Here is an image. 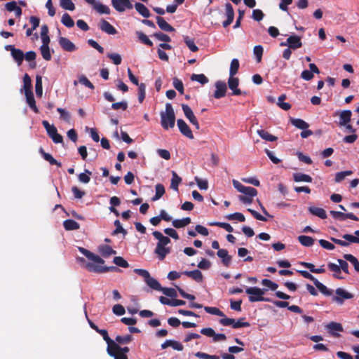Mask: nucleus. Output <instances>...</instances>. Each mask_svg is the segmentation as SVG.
<instances>
[{
	"mask_svg": "<svg viewBox=\"0 0 359 359\" xmlns=\"http://www.w3.org/2000/svg\"><path fill=\"white\" fill-rule=\"evenodd\" d=\"M79 250L84 256H86L89 260L94 262L95 263H86L85 268L90 272L102 273L109 271H120V269L114 266H102L99 264H103L104 261L98 255L91 252L87 249L83 247H79Z\"/></svg>",
	"mask_w": 359,
	"mask_h": 359,
	"instance_id": "1",
	"label": "nucleus"
},
{
	"mask_svg": "<svg viewBox=\"0 0 359 359\" xmlns=\"http://www.w3.org/2000/svg\"><path fill=\"white\" fill-rule=\"evenodd\" d=\"M161 125L164 130L172 128L175 124V114L172 106L170 103L165 104V110L161 111Z\"/></svg>",
	"mask_w": 359,
	"mask_h": 359,
	"instance_id": "2",
	"label": "nucleus"
},
{
	"mask_svg": "<svg viewBox=\"0 0 359 359\" xmlns=\"http://www.w3.org/2000/svg\"><path fill=\"white\" fill-rule=\"evenodd\" d=\"M266 290L261 289L257 287H250L246 288L245 292L250 294L248 299L250 302H271V299L267 297H264L263 295L265 292Z\"/></svg>",
	"mask_w": 359,
	"mask_h": 359,
	"instance_id": "3",
	"label": "nucleus"
},
{
	"mask_svg": "<svg viewBox=\"0 0 359 359\" xmlns=\"http://www.w3.org/2000/svg\"><path fill=\"white\" fill-rule=\"evenodd\" d=\"M42 125L45 128L48 135L52 139L55 144L62 143L63 142L62 136L57 133V130L53 125H50L48 121H43Z\"/></svg>",
	"mask_w": 359,
	"mask_h": 359,
	"instance_id": "4",
	"label": "nucleus"
},
{
	"mask_svg": "<svg viewBox=\"0 0 359 359\" xmlns=\"http://www.w3.org/2000/svg\"><path fill=\"white\" fill-rule=\"evenodd\" d=\"M245 320V318H239L236 322L233 318H221L219 322L221 325L224 326H229L231 325L233 328L237 329L241 327H248L250 326V324L248 322H243Z\"/></svg>",
	"mask_w": 359,
	"mask_h": 359,
	"instance_id": "5",
	"label": "nucleus"
},
{
	"mask_svg": "<svg viewBox=\"0 0 359 359\" xmlns=\"http://www.w3.org/2000/svg\"><path fill=\"white\" fill-rule=\"evenodd\" d=\"M232 182L234 188L245 196H256L257 195V190L256 189L251 187H245L236 180H233Z\"/></svg>",
	"mask_w": 359,
	"mask_h": 359,
	"instance_id": "6",
	"label": "nucleus"
},
{
	"mask_svg": "<svg viewBox=\"0 0 359 359\" xmlns=\"http://www.w3.org/2000/svg\"><path fill=\"white\" fill-rule=\"evenodd\" d=\"M336 296L332 297V302H337L339 305H342L345 299H352L353 295L341 287H339L335 290Z\"/></svg>",
	"mask_w": 359,
	"mask_h": 359,
	"instance_id": "7",
	"label": "nucleus"
},
{
	"mask_svg": "<svg viewBox=\"0 0 359 359\" xmlns=\"http://www.w3.org/2000/svg\"><path fill=\"white\" fill-rule=\"evenodd\" d=\"M182 109L186 118L189 121V122L191 124H193L195 126L196 129L198 130L200 128L198 121L196 117L195 116L191 107L186 104H182Z\"/></svg>",
	"mask_w": 359,
	"mask_h": 359,
	"instance_id": "8",
	"label": "nucleus"
},
{
	"mask_svg": "<svg viewBox=\"0 0 359 359\" xmlns=\"http://www.w3.org/2000/svg\"><path fill=\"white\" fill-rule=\"evenodd\" d=\"M6 50L11 51V55L18 65H21L24 60V53L20 49L16 48L13 45L5 46Z\"/></svg>",
	"mask_w": 359,
	"mask_h": 359,
	"instance_id": "9",
	"label": "nucleus"
},
{
	"mask_svg": "<svg viewBox=\"0 0 359 359\" xmlns=\"http://www.w3.org/2000/svg\"><path fill=\"white\" fill-rule=\"evenodd\" d=\"M239 85V79L234 76H229L228 79V86L232 90L233 95H247L246 92H242L238 86Z\"/></svg>",
	"mask_w": 359,
	"mask_h": 359,
	"instance_id": "10",
	"label": "nucleus"
},
{
	"mask_svg": "<svg viewBox=\"0 0 359 359\" xmlns=\"http://www.w3.org/2000/svg\"><path fill=\"white\" fill-rule=\"evenodd\" d=\"M325 328L327 330L328 333L334 337H340V334L337 333L338 332H343V326L341 323L332 321L325 325Z\"/></svg>",
	"mask_w": 359,
	"mask_h": 359,
	"instance_id": "11",
	"label": "nucleus"
},
{
	"mask_svg": "<svg viewBox=\"0 0 359 359\" xmlns=\"http://www.w3.org/2000/svg\"><path fill=\"white\" fill-rule=\"evenodd\" d=\"M111 4L118 12H123L126 9H132L133 7L129 0H111Z\"/></svg>",
	"mask_w": 359,
	"mask_h": 359,
	"instance_id": "12",
	"label": "nucleus"
},
{
	"mask_svg": "<svg viewBox=\"0 0 359 359\" xmlns=\"http://www.w3.org/2000/svg\"><path fill=\"white\" fill-rule=\"evenodd\" d=\"M287 45L289 46L290 48L294 49V50L301 48L302 46L301 38L297 35L290 36L287 39L286 43L282 42L280 43L281 46H287Z\"/></svg>",
	"mask_w": 359,
	"mask_h": 359,
	"instance_id": "13",
	"label": "nucleus"
},
{
	"mask_svg": "<svg viewBox=\"0 0 359 359\" xmlns=\"http://www.w3.org/2000/svg\"><path fill=\"white\" fill-rule=\"evenodd\" d=\"M177 124L180 133L183 135L191 140L194 138L191 128L183 119H178L177 121Z\"/></svg>",
	"mask_w": 359,
	"mask_h": 359,
	"instance_id": "14",
	"label": "nucleus"
},
{
	"mask_svg": "<svg viewBox=\"0 0 359 359\" xmlns=\"http://www.w3.org/2000/svg\"><path fill=\"white\" fill-rule=\"evenodd\" d=\"M330 213L332 216L333 218H334L336 219H340L341 221H344L346 219H352L354 221L359 220V218L352 212L344 213L342 212L331 210L330 212Z\"/></svg>",
	"mask_w": 359,
	"mask_h": 359,
	"instance_id": "15",
	"label": "nucleus"
},
{
	"mask_svg": "<svg viewBox=\"0 0 359 359\" xmlns=\"http://www.w3.org/2000/svg\"><path fill=\"white\" fill-rule=\"evenodd\" d=\"M225 11H226L225 15L226 16V20H224L222 23L224 27H226L229 25H230L233 22V19H234V11H233L232 5L230 3H229V2L226 3Z\"/></svg>",
	"mask_w": 359,
	"mask_h": 359,
	"instance_id": "16",
	"label": "nucleus"
},
{
	"mask_svg": "<svg viewBox=\"0 0 359 359\" xmlns=\"http://www.w3.org/2000/svg\"><path fill=\"white\" fill-rule=\"evenodd\" d=\"M58 43L61 48L65 51L73 52L76 50L75 44L66 37H59Z\"/></svg>",
	"mask_w": 359,
	"mask_h": 359,
	"instance_id": "17",
	"label": "nucleus"
},
{
	"mask_svg": "<svg viewBox=\"0 0 359 359\" xmlns=\"http://www.w3.org/2000/svg\"><path fill=\"white\" fill-rule=\"evenodd\" d=\"M216 90L214 93V97L216 99H220L226 95V84L221 81H218L215 84Z\"/></svg>",
	"mask_w": 359,
	"mask_h": 359,
	"instance_id": "18",
	"label": "nucleus"
},
{
	"mask_svg": "<svg viewBox=\"0 0 359 359\" xmlns=\"http://www.w3.org/2000/svg\"><path fill=\"white\" fill-rule=\"evenodd\" d=\"M217 256L222 259V262L226 267H229L232 257L229 255L227 250L226 249H219L217 252Z\"/></svg>",
	"mask_w": 359,
	"mask_h": 359,
	"instance_id": "19",
	"label": "nucleus"
},
{
	"mask_svg": "<svg viewBox=\"0 0 359 359\" xmlns=\"http://www.w3.org/2000/svg\"><path fill=\"white\" fill-rule=\"evenodd\" d=\"M352 112L351 110H344L339 113V126L342 127L349 123L351 120Z\"/></svg>",
	"mask_w": 359,
	"mask_h": 359,
	"instance_id": "20",
	"label": "nucleus"
},
{
	"mask_svg": "<svg viewBox=\"0 0 359 359\" xmlns=\"http://www.w3.org/2000/svg\"><path fill=\"white\" fill-rule=\"evenodd\" d=\"M100 29L102 32L108 34L114 35L117 32L116 29L108 21L105 20L104 19H102L100 20Z\"/></svg>",
	"mask_w": 359,
	"mask_h": 359,
	"instance_id": "21",
	"label": "nucleus"
},
{
	"mask_svg": "<svg viewBox=\"0 0 359 359\" xmlns=\"http://www.w3.org/2000/svg\"><path fill=\"white\" fill-rule=\"evenodd\" d=\"M156 20L158 26L161 30L168 32L175 31L174 27H172L170 24H168L163 18L161 16H157L156 18Z\"/></svg>",
	"mask_w": 359,
	"mask_h": 359,
	"instance_id": "22",
	"label": "nucleus"
},
{
	"mask_svg": "<svg viewBox=\"0 0 359 359\" xmlns=\"http://www.w3.org/2000/svg\"><path fill=\"white\" fill-rule=\"evenodd\" d=\"M154 252L158 255V259L163 261L165 256L170 252V248L161 245H156Z\"/></svg>",
	"mask_w": 359,
	"mask_h": 359,
	"instance_id": "23",
	"label": "nucleus"
},
{
	"mask_svg": "<svg viewBox=\"0 0 359 359\" xmlns=\"http://www.w3.org/2000/svg\"><path fill=\"white\" fill-rule=\"evenodd\" d=\"M182 273L187 276L198 283L202 282L203 279L202 273L198 269L194 271H185Z\"/></svg>",
	"mask_w": 359,
	"mask_h": 359,
	"instance_id": "24",
	"label": "nucleus"
},
{
	"mask_svg": "<svg viewBox=\"0 0 359 359\" xmlns=\"http://www.w3.org/2000/svg\"><path fill=\"white\" fill-rule=\"evenodd\" d=\"M153 236L155 238L158 240L157 245L165 246L171 242L169 237L163 236L160 231H154L153 232Z\"/></svg>",
	"mask_w": 359,
	"mask_h": 359,
	"instance_id": "25",
	"label": "nucleus"
},
{
	"mask_svg": "<svg viewBox=\"0 0 359 359\" xmlns=\"http://www.w3.org/2000/svg\"><path fill=\"white\" fill-rule=\"evenodd\" d=\"M39 153L41 154L43 158L50 165H56L57 167L60 168L62 164L60 162H58L56 159H55L51 154L46 153L43 148H40Z\"/></svg>",
	"mask_w": 359,
	"mask_h": 359,
	"instance_id": "26",
	"label": "nucleus"
},
{
	"mask_svg": "<svg viewBox=\"0 0 359 359\" xmlns=\"http://www.w3.org/2000/svg\"><path fill=\"white\" fill-rule=\"evenodd\" d=\"M290 121L292 126L301 130H306L309 127V123L301 118H290Z\"/></svg>",
	"mask_w": 359,
	"mask_h": 359,
	"instance_id": "27",
	"label": "nucleus"
},
{
	"mask_svg": "<svg viewBox=\"0 0 359 359\" xmlns=\"http://www.w3.org/2000/svg\"><path fill=\"white\" fill-rule=\"evenodd\" d=\"M293 180L296 182H312V177L304 173L297 172L293 174Z\"/></svg>",
	"mask_w": 359,
	"mask_h": 359,
	"instance_id": "28",
	"label": "nucleus"
},
{
	"mask_svg": "<svg viewBox=\"0 0 359 359\" xmlns=\"http://www.w3.org/2000/svg\"><path fill=\"white\" fill-rule=\"evenodd\" d=\"M63 226L66 231L77 230L80 228V225L78 222L70 219L63 222Z\"/></svg>",
	"mask_w": 359,
	"mask_h": 359,
	"instance_id": "29",
	"label": "nucleus"
},
{
	"mask_svg": "<svg viewBox=\"0 0 359 359\" xmlns=\"http://www.w3.org/2000/svg\"><path fill=\"white\" fill-rule=\"evenodd\" d=\"M315 286L319 290V291L325 296H331L333 294V290L327 288L325 285L320 283L318 280H315Z\"/></svg>",
	"mask_w": 359,
	"mask_h": 359,
	"instance_id": "30",
	"label": "nucleus"
},
{
	"mask_svg": "<svg viewBox=\"0 0 359 359\" xmlns=\"http://www.w3.org/2000/svg\"><path fill=\"white\" fill-rule=\"evenodd\" d=\"M26 97V101L29 107L36 114L39 112L38 107L36 105V101L34 97L33 93L29 94H25Z\"/></svg>",
	"mask_w": 359,
	"mask_h": 359,
	"instance_id": "31",
	"label": "nucleus"
},
{
	"mask_svg": "<svg viewBox=\"0 0 359 359\" xmlns=\"http://www.w3.org/2000/svg\"><path fill=\"white\" fill-rule=\"evenodd\" d=\"M309 211L313 215L320 217V219H326L327 214L325 210L321 208L310 207Z\"/></svg>",
	"mask_w": 359,
	"mask_h": 359,
	"instance_id": "32",
	"label": "nucleus"
},
{
	"mask_svg": "<svg viewBox=\"0 0 359 359\" xmlns=\"http://www.w3.org/2000/svg\"><path fill=\"white\" fill-rule=\"evenodd\" d=\"M95 332L99 333L100 335H102V337H103V339L107 344V348H111L112 346V345L114 344V343L115 341L114 340H112L109 337L108 332L106 330H102V329H100L98 327L97 330Z\"/></svg>",
	"mask_w": 359,
	"mask_h": 359,
	"instance_id": "33",
	"label": "nucleus"
},
{
	"mask_svg": "<svg viewBox=\"0 0 359 359\" xmlns=\"http://www.w3.org/2000/svg\"><path fill=\"white\" fill-rule=\"evenodd\" d=\"M99 251L101 253V255L104 257H107L111 255L116 254V251L113 250L111 246L107 245H101L99 248Z\"/></svg>",
	"mask_w": 359,
	"mask_h": 359,
	"instance_id": "34",
	"label": "nucleus"
},
{
	"mask_svg": "<svg viewBox=\"0 0 359 359\" xmlns=\"http://www.w3.org/2000/svg\"><path fill=\"white\" fill-rule=\"evenodd\" d=\"M135 8L136 11L144 18H149L150 16V12L149 9L141 3H135Z\"/></svg>",
	"mask_w": 359,
	"mask_h": 359,
	"instance_id": "35",
	"label": "nucleus"
},
{
	"mask_svg": "<svg viewBox=\"0 0 359 359\" xmlns=\"http://www.w3.org/2000/svg\"><path fill=\"white\" fill-rule=\"evenodd\" d=\"M181 182L182 178L177 174L176 172L172 171L170 188L177 191L179 184L181 183Z\"/></svg>",
	"mask_w": 359,
	"mask_h": 359,
	"instance_id": "36",
	"label": "nucleus"
},
{
	"mask_svg": "<svg viewBox=\"0 0 359 359\" xmlns=\"http://www.w3.org/2000/svg\"><path fill=\"white\" fill-rule=\"evenodd\" d=\"M23 90L25 94H29L32 93V80L30 76L25 74L23 76Z\"/></svg>",
	"mask_w": 359,
	"mask_h": 359,
	"instance_id": "37",
	"label": "nucleus"
},
{
	"mask_svg": "<svg viewBox=\"0 0 359 359\" xmlns=\"http://www.w3.org/2000/svg\"><path fill=\"white\" fill-rule=\"evenodd\" d=\"M257 133L261 138L266 141L274 142L278 139L276 136L271 135L267 131L262 129L258 130Z\"/></svg>",
	"mask_w": 359,
	"mask_h": 359,
	"instance_id": "38",
	"label": "nucleus"
},
{
	"mask_svg": "<svg viewBox=\"0 0 359 359\" xmlns=\"http://www.w3.org/2000/svg\"><path fill=\"white\" fill-rule=\"evenodd\" d=\"M145 283L149 287H150L153 290L161 291V290L162 289V287L159 282L155 278H152L151 276L145 281Z\"/></svg>",
	"mask_w": 359,
	"mask_h": 359,
	"instance_id": "39",
	"label": "nucleus"
},
{
	"mask_svg": "<svg viewBox=\"0 0 359 359\" xmlns=\"http://www.w3.org/2000/svg\"><path fill=\"white\" fill-rule=\"evenodd\" d=\"M298 241L302 245L306 247H310L314 243V239L308 236H298Z\"/></svg>",
	"mask_w": 359,
	"mask_h": 359,
	"instance_id": "40",
	"label": "nucleus"
},
{
	"mask_svg": "<svg viewBox=\"0 0 359 359\" xmlns=\"http://www.w3.org/2000/svg\"><path fill=\"white\" fill-rule=\"evenodd\" d=\"M156 194L152 198V201H155L160 199L165 194V188L162 184H157L155 187Z\"/></svg>",
	"mask_w": 359,
	"mask_h": 359,
	"instance_id": "41",
	"label": "nucleus"
},
{
	"mask_svg": "<svg viewBox=\"0 0 359 359\" xmlns=\"http://www.w3.org/2000/svg\"><path fill=\"white\" fill-rule=\"evenodd\" d=\"M107 353L114 358V359H128L127 355H123L122 353L116 351L113 347L107 348Z\"/></svg>",
	"mask_w": 359,
	"mask_h": 359,
	"instance_id": "42",
	"label": "nucleus"
},
{
	"mask_svg": "<svg viewBox=\"0 0 359 359\" xmlns=\"http://www.w3.org/2000/svg\"><path fill=\"white\" fill-rule=\"evenodd\" d=\"M343 257L346 261L351 262L353 265L355 270L357 272H359V262L355 257L351 254H344Z\"/></svg>",
	"mask_w": 359,
	"mask_h": 359,
	"instance_id": "43",
	"label": "nucleus"
},
{
	"mask_svg": "<svg viewBox=\"0 0 359 359\" xmlns=\"http://www.w3.org/2000/svg\"><path fill=\"white\" fill-rule=\"evenodd\" d=\"M136 34L139 40L144 44L148 46H153V42L149 39V37L141 31L136 32Z\"/></svg>",
	"mask_w": 359,
	"mask_h": 359,
	"instance_id": "44",
	"label": "nucleus"
},
{
	"mask_svg": "<svg viewBox=\"0 0 359 359\" xmlns=\"http://www.w3.org/2000/svg\"><path fill=\"white\" fill-rule=\"evenodd\" d=\"M191 80L193 81H197L202 85H204V84L208 83V81H209V79H208V77L205 75H204L203 74H193L191 76Z\"/></svg>",
	"mask_w": 359,
	"mask_h": 359,
	"instance_id": "45",
	"label": "nucleus"
},
{
	"mask_svg": "<svg viewBox=\"0 0 359 359\" xmlns=\"http://www.w3.org/2000/svg\"><path fill=\"white\" fill-rule=\"evenodd\" d=\"M133 339V337L130 334H127L125 336L118 335V336H116L114 341L116 344H118V345L119 344H127L130 343Z\"/></svg>",
	"mask_w": 359,
	"mask_h": 359,
	"instance_id": "46",
	"label": "nucleus"
},
{
	"mask_svg": "<svg viewBox=\"0 0 359 359\" xmlns=\"http://www.w3.org/2000/svg\"><path fill=\"white\" fill-rule=\"evenodd\" d=\"M35 92L37 97H41L43 93L42 78L41 76H36L35 83Z\"/></svg>",
	"mask_w": 359,
	"mask_h": 359,
	"instance_id": "47",
	"label": "nucleus"
},
{
	"mask_svg": "<svg viewBox=\"0 0 359 359\" xmlns=\"http://www.w3.org/2000/svg\"><path fill=\"white\" fill-rule=\"evenodd\" d=\"M61 22L67 27H72L74 25V22L69 15V14L65 13L62 16Z\"/></svg>",
	"mask_w": 359,
	"mask_h": 359,
	"instance_id": "48",
	"label": "nucleus"
},
{
	"mask_svg": "<svg viewBox=\"0 0 359 359\" xmlns=\"http://www.w3.org/2000/svg\"><path fill=\"white\" fill-rule=\"evenodd\" d=\"M239 69V61L238 59L234 58L231 60L229 69V76H235Z\"/></svg>",
	"mask_w": 359,
	"mask_h": 359,
	"instance_id": "49",
	"label": "nucleus"
},
{
	"mask_svg": "<svg viewBox=\"0 0 359 359\" xmlns=\"http://www.w3.org/2000/svg\"><path fill=\"white\" fill-rule=\"evenodd\" d=\"M352 174H353V171H351V170H345V171L337 172L335 175L334 181H335V182H337V183L341 182V181H343L345 179L346 177L350 176Z\"/></svg>",
	"mask_w": 359,
	"mask_h": 359,
	"instance_id": "50",
	"label": "nucleus"
},
{
	"mask_svg": "<svg viewBox=\"0 0 359 359\" xmlns=\"http://www.w3.org/2000/svg\"><path fill=\"white\" fill-rule=\"evenodd\" d=\"M93 8L100 14H109L110 9L106 5H104L100 3H96Z\"/></svg>",
	"mask_w": 359,
	"mask_h": 359,
	"instance_id": "51",
	"label": "nucleus"
},
{
	"mask_svg": "<svg viewBox=\"0 0 359 359\" xmlns=\"http://www.w3.org/2000/svg\"><path fill=\"white\" fill-rule=\"evenodd\" d=\"M286 99L285 95L283 94L278 97L277 104L283 110L287 111L291 108V104L288 102H284L283 100Z\"/></svg>",
	"mask_w": 359,
	"mask_h": 359,
	"instance_id": "52",
	"label": "nucleus"
},
{
	"mask_svg": "<svg viewBox=\"0 0 359 359\" xmlns=\"http://www.w3.org/2000/svg\"><path fill=\"white\" fill-rule=\"evenodd\" d=\"M205 311L212 315H216L220 317H226L225 314L217 307L205 306Z\"/></svg>",
	"mask_w": 359,
	"mask_h": 359,
	"instance_id": "53",
	"label": "nucleus"
},
{
	"mask_svg": "<svg viewBox=\"0 0 359 359\" xmlns=\"http://www.w3.org/2000/svg\"><path fill=\"white\" fill-rule=\"evenodd\" d=\"M114 224V226H116V229L112 232L113 236H115L118 233H123L124 236L127 234V231L122 227L121 222L118 219L115 220Z\"/></svg>",
	"mask_w": 359,
	"mask_h": 359,
	"instance_id": "54",
	"label": "nucleus"
},
{
	"mask_svg": "<svg viewBox=\"0 0 359 359\" xmlns=\"http://www.w3.org/2000/svg\"><path fill=\"white\" fill-rule=\"evenodd\" d=\"M184 41L188 48L192 52H196L198 50V46L195 44L194 39H190L189 36H184Z\"/></svg>",
	"mask_w": 359,
	"mask_h": 359,
	"instance_id": "55",
	"label": "nucleus"
},
{
	"mask_svg": "<svg viewBox=\"0 0 359 359\" xmlns=\"http://www.w3.org/2000/svg\"><path fill=\"white\" fill-rule=\"evenodd\" d=\"M92 175V172L88 170H85V172L80 173L79 175V180L84 184H87L90 181V176Z\"/></svg>",
	"mask_w": 359,
	"mask_h": 359,
	"instance_id": "56",
	"label": "nucleus"
},
{
	"mask_svg": "<svg viewBox=\"0 0 359 359\" xmlns=\"http://www.w3.org/2000/svg\"><path fill=\"white\" fill-rule=\"evenodd\" d=\"M113 262L118 266L122 268H128L129 266L128 262L124 259L122 257H115L113 259Z\"/></svg>",
	"mask_w": 359,
	"mask_h": 359,
	"instance_id": "57",
	"label": "nucleus"
},
{
	"mask_svg": "<svg viewBox=\"0 0 359 359\" xmlns=\"http://www.w3.org/2000/svg\"><path fill=\"white\" fill-rule=\"evenodd\" d=\"M172 85L174 88L180 93H184V85L182 81L177 77L173 78Z\"/></svg>",
	"mask_w": 359,
	"mask_h": 359,
	"instance_id": "58",
	"label": "nucleus"
},
{
	"mask_svg": "<svg viewBox=\"0 0 359 359\" xmlns=\"http://www.w3.org/2000/svg\"><path fill=\"white\" fill-rule=\"evenodd\" d=\"M161 291L165 295L172 299L177 297V293L175 289L171 287H163Z\"/></svg>",
	"mask_w": 359,
	"mask_h": 359,
	"instance_id": "59",
	"label": "nucleus"
},
{
	"mask_svg": "<svg viewBox=\"0 0 359 359\" xmlns=\"http://www.w3.org/2000/svg\"><path fill=\"white\" fill-rule=\"evenodd\" d=\"M40 50L41 55L45 60L49 61L51 60V54L50 52L49 46H41Z\"/></svg>",
	"mask_w": 359,
	"mask_h": 359,
	"instance_id": "60",
	"label": "nucleus"
},
{
	"mask_svg": "<svg viewBox=\"0 0 359 359\" xmlns=\"http://www.w3.org/2000/svg\"><path fill=\"white\" fill-rule=\"evenodd\" d=\"M60 6L62 8L68 11H74L75 9L72 0H60Z\"/></svg>",
	"mask_w": 359,
	"mask_h": 359,
	"instance_id": "61",
	"label": "nucleus"
},
{
	"mask_svg": "<svg viewBox=\"0 0 359 359\" xmlns=\"http://www.w3.org/2000/svg\"><path fill=\"white\" fill-rule=\"evenodd\" d=\"M229 220H238L243 222L245 220V216L241 212H234L226 216Z\"/></svg>",
	"mask_w": 359,
	"mask_h": 359,
	"instance_id": "62",
	"label": "nucleus"
},
{
	"mask_svg": "<svg viewBox=\"0 0 359 359\" xmlns=\"http://www.w3.org/2000/svg\"><path fill=\"white\" fill-rule=\"evenodd\" d=\"M151 36L164 42H170L171 41L170 37L168 34H163L162 32H156L153 34Z\"/></svg>",
	"mask_w": 359,
	"mask_h": 359,
	"instance_id": "63",
	"label": "nucleus"
},
{
	"mask_svg": "<svg viewBox=\"0 0 359 359\" xmlns=\"http://www.w3.org/2000/svg\"><path fill=\"white\" fill-rule=\"evenodd\" d=\"M79 81L82 85H84L85 86L88 87V88L91 90L95 89V86L90 81V80L84 75H82L79 77Z\"/></svg>",
	"mask_w": 359,
	"mask_h": 359,
	"instance_id": "64",
	"label": "nucleus"
}]
</instances>
